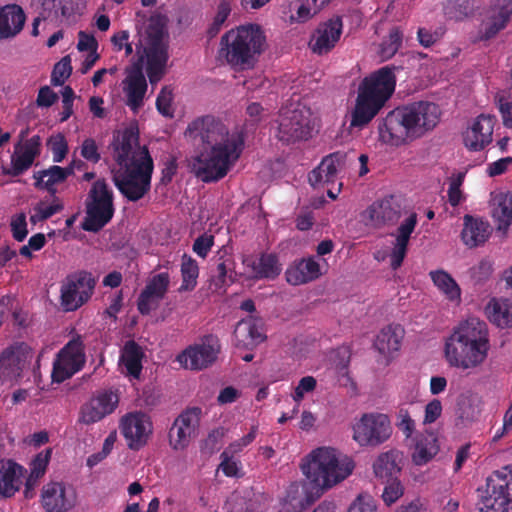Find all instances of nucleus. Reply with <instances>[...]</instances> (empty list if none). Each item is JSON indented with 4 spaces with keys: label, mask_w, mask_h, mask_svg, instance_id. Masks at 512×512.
<instances>
[{
    "label": "nucleus",
    "mask_w": 512,
    "mask_h": 512,
    "mask_svg": "<svg viewBox=\"0 0 512 512\" xmlns=\"http://www.w3.org/2000/svg\"><path fill=\"white\" fill-rule=\"evenodd\" d=\"M185 137L199 147L190 167L195 176L205 183L224 178L240 158L245 144L242 131L230 132L223 122L211 115L198 117L189 123Z\"/></svg>",
    "instance_id": "1"
},
{
    "label": "nucleus",
    "mask_w": 512,
    "mask_h": 512,
    "mask_svg": "<svg viewBox=\"0 0 512 512\" xmlns=\"http://www.w3.org/2000/svg\"><path fill=\"white\" fill-rule=\"evenodd\" d=\"M111 146L118 165L112 170L115 187L127 201L141 200L151 190L154 161L147 146L139 144L138 127L130 125L117 131Z\"/></svg>",
    "instance_id": "2"
},
{
    "label": "nucleus",
    "mask_w": 512,
    "mask_h": 512,
    "mask_svg": "<svg viewBox=\"0 0 512 512\" xmlns=\"http://www.w3.org/2000/svg\"><path fill=\"white\" fill-rule=\"evenodd\" d=\"M442 110L430 101H418L397 107L378 123L380 139L392 145L407 137L418 138L432 131L440 122Z\"/></svg>",
    "instance_id": "3"
},
{
    "label": "nucleus",
    "mask_w": 512,
    "mask_h": 512,
    "mask_svg": "<svg viewBox=\"0 0 512 512\" xmlns=\"http://www.w3.org/2000/svg\"><path fill=\"white\" fill-rule=\"evenodd\" d=\"M490 349L487 325L478 318L460 322L445 340L444 356L450 367L468 370L480 366Z\"/></svg>",
    "instance_id": "4"
},
{
    "label": "nucleus",
    "mask_w": 512,
    "mask_h": 512,
    "mask_svg": "<svg viewBox=\"0 0 512 512\" xmlns=\"http://www.w3.org/2000/svg\"><path fill=\"white\" fill-rule=\"evenodd\" d=\"M394 65H387L364 77L358 86L350 127L363 129L384 108L396 88Z\"/></svg>",
    "instance_id": "5"
},
{
    "label": "nucleus",
    "mask_w": 512,
    "mask_h": 512,
    "mask_svg": "<svg viewBox=\"0 0 512 512\" xmlns=\"http://www.w3.org/2000/svg\"><path fill=\"white\" fill-rule=\"evenodd\" d=\"M265 41L266 37L259 25H241L221 37L219 56L232 67L249 69L263 52Z\"/></svg>",
    "instance_id": "6"
},
{
    "label": "nucleus",
    "mask_w": 512,
    "mask_h": 512,
    "mask_svg": "<svg viewBox=\"0 0 512 512\" xmlns=\"http://www.w3.org/2000/svg\"><path fill=\"white\" fill-rule=\"evenodd\" d=\"M354 467L351 458L340 456L336 449L330 447L313 450L301 466L303 474L321 492L345 480Z\"/></svg>",
    "instance_id": "7"
},
{
    "label": "nucleus",
    "mask_w": 512,
    "mask_h": 512,
    "mask_svg": "<svg viewBox=\"0 0 512 512\" xmlns=\"http://www.w3.org/2000/svg\"><path fill=\"white\" fill-rule=\"evenodd\" d=\"M85 213L82 228L88 232L97 233L112 220L114 192L105 178H98L91 184L85 199Z\"/></svg>",
    "instance_id": "8"
},
{
    "label": "nucleus",
    "mask_w": 512,
    "mask_h": 512,
    "mask_svg": "<svg viewBox=\"0 0 512 512\" xmlns=\"http://www.w3.org/2000/svg\"><path fill=\"white\" fill-rule=\"evenodd\" d=\"M478 491L481 512H507L512 507V465L494 471Z\"/></svg>",
    "instance_id": "9"
},
{
    "label": "nucleus",
    "mask_w": 512,
    "mask_h": 512,
    "mask_svg": "<svg viewBox=\"0 0 512 512\" xmlns=\"http://www.w3.org/2000/svg\"><path fill=\"white\" fill-rule=\"evenodd\" d=\"M310 109L297 106L280 112L277 138L284 144L308 140L312 136Z\"/></svg>",
    "instance_id": "10"
},
{
    "label": "nucleus",
    "mask_w": 512,
    "mask_h": 512,
    "mask_svg": "<svg viewBox=\"0 0 512 512\" xmlns=\"http://www.w3.org/2000/svg\"><path fill=\"white\" fill-rule=\"evenodd\" d=\"M95 279L86 271L68 275L61 284L60 304L64 311H75L85 304L92 296Z\"/></svg>",
    "instance_id": "11"
},
{
    "label": "nucleus",
    "mask_w": 512,
    "mask_h": 512,
    "mask_svg": "<svg viewBox=\"0 0 512 512\" xmlns=\"http://www.w3.org/2000/svg\"><path fill=\"white\" fill-rule=\"evenodd\" d=\"M85 346L80 336L72 338L58 352L53 363L52 380L62 383L79 372L85 365Z\"/></svg>",
    "instance_id": "12"
},
{
    "label": "nucleus",
    "mask_w": 512,
    "mask_h": 512,
    "mask_svg": "<svg viewBox=\"0 0 512 512\" xmlns=\"http://www.w3.org/2000/svg\"><path fill=\"white\" fill-rule=\"evenodd\" d=\"M221 352V342L217 335H204L199 343L188 346L177 360L191 370L200 371L212 366Z\"/></svg>",
    "instance_id": "13"
},
{
    "label": "nucleus",
    "mask_w": 512,
    "mask_h": 512,
    "mask_svg": "<svg viewBox=\"0 0 512 512\" xmlns=\"http://www.w3.org/2000/svg\"><path fill=\"white\" fill-rule=\"evenodd\" d=\"M353 430V438L361 446H377L385 442L392 431L388 416L380 413L364 414Z\"/></svg>",
    "instance_id": "14"
},
{
    "label": "nucleus",
    "mask_w": 512,
    "mask_h": 512,
    "mask_svg": "<svg viewBox=\"0 0 512 512\" xmlns=\"http://www.w3.org/2000/svg\"><path fill=\"white\" fill-rule=\"evenodd\" d=\"M202 410L199 407L185 409L169 430V444L173 450H184L197 435Z\"/></svg>",
    "instance_id": "15"
},
{
    "label": "nucleus",
    "mask_w": 512,
    "mask_h": 512,
    "mask_svg": "<svg viewBox=\"0 0 512 512\" xmlns=\"http://www.w3.org/2000/svg\"><path fill=\"white\" fill-rule=\"evenodd\" d=\"M120 430L128 448L138 451L147 444L152 433V422L143 412L129 413L121 419Z\"/></svg>",
    "instance_id": "16"
},
{
    "label": "nucleus",
    "mask_w": 512,
    "mask_h": 512,
    "mask_svg": "<svg viewBox=\"0 0 512 512\" xmlns=\"http://www.w3.org/2000/svg\"><path fill=\"white\" fill-rule=\"evenodd\" d=\"M366 225L373 228L394 225L401 217V204L393 196L373 202L362 214Z\"/></svg>",
    "instance_id": "17"
},
{
    "label": "nucleus",
    "mask_w": 512,
    "mask_h": 512,
    "mask_svg": "<svg viewBox=\"0 0 512 512\" xmlns=\"http://www.w3.org/2000/svg\"><path fill=\"white\" fill-rule=\"evenodd\" d=\"M170 284V277L167 272L158 273L152 276L137 299V309L140 314L148 315L157 303L164 298Z\"/></svg>",
    "instance_id": "18"
},
{
    "label": "nucleus",
    "mask_w": 512,
    "mask_h": 512,
    "mask_svg": "<svg viewBox=\"0 0 512 512\" xmlns=\"http://www.w3.org/2000/svg\"><path fill=\"white\" fill-rule=\"evenodd\" d=\"M40 503L45 512H68L74 507V498L64 483L51 481L42 487Z\"/></svg>",
    "instance_id": "19"
},
{
    "label": "nucleus",
    "mask_w": 512,
    "mask_h": 512,
    "mask_svg": "<svg viewBox=\"0 0 512 512\" xmlns=\"http://www.w3.org/2000/svg\"><path fill=\"white\" fill-rule=\"evenodd\" d=\"M511 14L512 0H503L502 3L492 7L480 25L477 40L487 41L494 38L507 26Z\"/></svg>",
    "instance_id": "20"
},
{
    "label": "nucleus",
    "mask_w": 512,
    "mask_h": 512,
    "mask_svg": "<svg viewBox=\"0 0 512 512\" xmlns=\"http://www.w3.org/2000/svg\"><path fill=\"white\" fill-rule=\"evenodd\" d=\"M144 57L140 56L128 70L125 79L127 86L125 92L127 96V105L133 111H137L143 104V98L147 91V82L143 74Z\"/></svg>",
    "instance_id": "21"
},
{
    "label": "nucleus",
    "mask_w": 512,
    "mask_h": 512,
    "mask_svg": "<svg viewBox=\"0 0 512 512\" xmlns=\"http://www.w3.org/2000/svg\"><path fill=\"white\" fill-rule=\"evenodd\" d=\"M233 334L235 346L238 348L253 349L266 340L263 321L254 316H248L240 320Z\"/></svg>",
    "instance_id": "22"
},
{
    "label": "nucleus",
    "mask_w": 512,
    "mask_h": 512,
    "mask_svg": "<svg viewBox=\"0 0 512 512\" xmlns=\"http://www.w3.org/2000/svg\"><path fill=\"white\" fill-rule=\"evenodd\" d=\"M243 264L250 269L251 277L256 280H274L282 272V264L276 253L263 252L259 256L244 258Z\"/></svg>",
    "instance_id": "23"
},
{
    "label": "nucleus",
    "mask_w": 512,
    "mask_h": 512,
    "mask_svg": "<svg viewBox=\"0 0 512 512\" xmlns=\"http://www.w3.org/2000/svg\"><path fill=\"white\" fill-rule=\"evenodd\" d=\"M342 27V21L338 17L320 24L310 42L312 51L319 55L331 51L340 39Z\"/></svg>",
    "instance_id": "24"
},
{
    "label": "nucleus",
    "mask_w": 512,
    "mask_h": 512,
    "mask_svg": "<svg viewBox=\"0 0 512 512\" xmlns=\"http://www.w3.org/2000/svg\"><path fill=\"white\" fill-rule=\"evenodd\" d=\"M30 353L29 347L24 343L6 348L0 354V375L6 379L19 377Z\"/></svg>",
    "instance_id": "25"
},
{
    "label": "nucleus",
    "mask_w": 512,
    "mask_h": 512,
    "mask_svg": "<svg viewBox=\"0 0 512 512\" xmlns=\"http://www.w3.org/2000/svg\"><path fill=\"white\" fill-rule=\"evenodd\" d=\"M40 137L35 135L28 139L21 151L15 149L11 156V168L3 167V173L17 177L27 171L34 163L35 158L40 154Z\"/></svg>",
    "instance_id": "26"
},
{
    "label": "nucleus",
    "mask_w": 512,
    "mask_h": 512,
    "mask_svg": "<svg viewBox=\"0 0 512 512\" xmlns=\"http://www.w3.org/2000/svg\"><path fill=\"white\" fill-rule=\"evenodd\" d=\"M345 159L346 154L340 151L324 157L320 164L309 173V183L314 187L320 183L334 184L337 180L338 168L344 165Z\"/></svg>",
    "instance_id": "27"
},
{
    "label": "nucleus",
    "mask_w": 512,
    "mask_h": 512,
    "mask_svg": "<svg viewBox=\"0 0 512 512\" xmlns=\"http://www.w3.org/2000/svg\"><path fill=\"white\" fill-rule=\"evenodd\" d=\"M417 225V214L411 213L397 228L395 242L389 255L390 266L393 270H397L403 263L411 234Z\"/></svg>",
    "instance_id": "28"
},
{
    "label": "nucleus",
    "mask_w": 512,
    "mask_h": 512,
    "mask_svg": "<svg viewBox=\"0 0 512 512\" xmlns=\"http://www.w3.org/2000/svg\"><path fill=\"white\" fill-rule=\"evenodd\" d=\"M118 403V398L112 392H103L90 400L81 409V421L91 424L100 421L111 414Z\"/></svg>",
    "instance_id": "29"
},
{
    "label": "nucleus",
    "mask_w": 512,
    "mask_h": 512,
    "mask_svg": "<svg viewBox=\"0 0 512 512\" xmlns=\"http://www.w3.org/2000/svg\"><path fill=\"white\" fill-rule=\"evenodd\" d=\"M493 121L492 118L480 115L472 126L464 133V144L472 151L484 149L492 141Z\"/></svg>",
    "instance_id": "30"
},
{
    "label": "nucleus",
    "mask_w": 512,
    "mask_h": 512,
    "mask_svg": "<svg viewBox=\"0 0 512 512\" xmlns=\"http://www.w3.org/2000/svg\"><path fill=\"white\" fill-rule=\"evenodd\" d=\"M26 16L17 4H8L0 8V39H9L18 35L25 24Z\"/></svg>",
    "instance_id": "31"
},
{
    "label": "nucleus",
    "mask_w": 512,
    "mask_h": 512,
    "mask_svg": "<svg viewBox=\"0 0 512 512\" xmlns=\"http://www.w3.org/2000/svg\"><path fill=\"white\" fill-rule=\"evenodd\" d=\"M322 275L321 267L314 257L303 258L286 271V280L291 285L312 282Z\"/></svg>",
    "instance_id": "32"
},
{
    "label": "nucleus",
    "mask_w": 512,
    "mask_h": 512,
    "mask_svg": "<svg viewBox=\"0 0 512 512\" xmlns=\"http://www.w3.org/2000/svg\"><path fill=\"white\" fill-rule=\"evenodd\" d=\"M490 235V225L488 222L471 215L464 216V227L461 232V238L464 244L474 248L484 244Z\"/></svg>",
    "instance_id": "33"
},
{
    "label": "nucleus",
    "mask_w": 512,
    "mask_h": 512,
    "mask_svg": "<svg viewBox=\"0 0 512 512\" xmlns=\"http://www.w3.org/2000/svg\"><path fill=\"white\" fill-rule=\"evenodd\" d=\"M403 335L404 330L400 325H388L379 332L374 346L387 359L393 358L401 347Z\"/></svg>",
    "instance_id": "34"
},
{
    "label": "nucleus",
    "mask_w": 512,
    "mask_h": 512,
    "mask_svg": "<svg viewBox=\"0 0 512 512\" xmlns=\"http://www.w3.org/2000/svg\"><path fill=\"white\" fill-rule=\"evenodd\" d=\"M487 318L500 328L512 327V301L507 298H492L485 307Z\"/></svg>",
    "instance_id": "35"
},
{
    "label": "nucleus",
    "mask_w": 512,
    "mask_h": 512,
    "mask_svg": "<svg viewBox=\"0 0 512 512\" xmlns=\"http://www.w3.org/2000/svg\"><path fill=\"white\" fill-rule=\"evenodd\" d=\"M147 56V75L151 84L158 83L165 73V67L168 61V46L147 47L145 50Z\"/></svg>",
    "instance_id": "36"
},
{
    "label": "nucleus",
    "mask_w": 512,
    "mask_h": 512,
    "mask_svg": "<svg viewBox=\"0 0 512 512\" xmlns=\"http://www.w3.org/2000/svg\"><path fill=\"white\" fill-rule=\"evenodd\" d=\"M24 471L26 470L21 465L8 461L0 470V495L13 496L19 490Z\"/></svg>",
    "instance_id": "37"
},
{
    "label": "nucleus",
    "mask_w": 512,
    "mask_h": 512,
    "mask_svg": "<svg viewBox=\"0 0 512 512\" xmlns=\"http://www.w3.org/2000/svg\"><path fill=\"white\" fill-rule=\"evenodd\" d=\"M492 217L499 230H506L512 224V192H500L494 196Z\"/></svg>",
    "instance_id": "38"
},
{
    "label": "nucleus",
    "mask_w": 512,
    "mask_h": 512,
    "mask_svg": "<svg viewBox=\"0 0 512 512\" xmlns=\"http://www.w3.org/2000/svg\"><path fill=\"white\" fill-rule=\"evenodd\" d=\"M33 178L35 179L34 186L36 189L46 190L53 197L57 193L55 186L65 182L62 167L58 165H52L47 169L34 172Z\"/></svg>",
    "instance_id": "39"
},
{
    "label": "nucleus",
    "mask_w": 512,
    "mask_h": 512,
    "mask_svg": "<svg viewBox=\"0 0 512 512\" xmlns=\"http://www.w3.org/2000/svg\"><path fill=\"white\" fill-rule=\"evenodd\" d=\"M143 356L141 347L135 341H128L124 345L121 361L126 368L127 375L134 379H139L143 368Z\"/></svg>",
    "instance_id": "40"
},
{
    "label": "nucleus",
    "mask_w": 512,
    "mask_h": 512,
    "mask_svg": "<svg viewBox=\"0 0 512 512\" xmlns=\"http://www.w3.org/2000/svg\"><path fill=\"white\" fill-rule=\"evenodd\" d=\"M399 456V453L393 450L380 454L373 464L375 475L387 482L396 478L401 469L398 463Z\"/></svg>",
    "instance_id": "41"
},
{
    "label": "nucleus",
    "mask_w": 512,
    "mask_h": 512,
    "mask_svg": "<svg viewBox=\"0 0 512 512\" xmlns=\"http://www.w3.org/2000/svg\"><path fill=\"white\" fill-rule=\"evenodd\" d=\"M439 451L438 439L433 433L421 435L415 446L413 461L416 465H424Z\"/></svg>",
    "instance_id": "42"
},
{
    "label": "nucleus",
    "mask_w": 512,
    "mask_h": 512,
    "mask_svg": "<svg viewBox=\"0 0 512 512\" xmlns=\"http://www.w3.org/2000/svg\"><path fill=\"white\" fill-rule=\"evenodd\" d=\"M434 285L451 301L460 298V288L456 281L444 270L430 272Z\"/></svg>",
    "instance_id": "43"
},
{
    "label": "nucleus",
    "mask_w": 512,
    "mask_h": 512,
    "mask_svg": "<svg viewBox=\"0 0 512 512\" xmlns=\"http://www.w3.org/2000/svg\"><path fill=\"white\" fill-rule=\"evenodd\" d=\"M182 283L179 292L192 291L197 285L199 276V267L196 260L192 257L184 255L181 264Z\"/></svg>",
    "instance_id": "44"
},
{
    "label": "nucleus",
    "mask_w": 512,
    "mask_h": 512,
    "mask_svg": "<svg viewBox=\"0 0 512 512\" xmlns=\"http://www.w3.org/2000/svg\"><path fill=\"white\" fill-rule=\"evenodd\" d=\"M403 42V33L398 27L390 29L387 37H385L379 46L378 54L382 60L392 58L400 49Z\"/></svg>",
    "instance_id": "45"
},
{
    "label": "nucleus",
    "mask_w": 512,
    "mask_h": 512,
    "mask_svg": "<svg viewBox=\"0 0 512 512\" xmlns=\"http://www.w3.org/2000/svg\"><path fill=\"white\" fill-rule=\"evenodd\" d=\"M148 47L168 46L164 37L166 34L165 25L160 18L152 17L146 29Z\"/></svg>",
    "instance_id": "46"
},
{
    "label": "nucleus",
    "mask_w": 512,
    "mask_h": 512,
    "mask_svg": "<svg viewBox=\"0 0 512 512\" xmlns=\"http://www.w3.org/2000/svg\"><path fill=\"white\" fill-rule=\"evenodd\" d=\"M469 0H447L444 5L445 16L454 21H461L471 13Z\"/></svg>",
    "instance_id": "47"
},
{
    "label": "nucleus",
    "mask_w": 512,
    "mask_h": 512,
    "mask_svg": "<svg viewBox=\"0 0 512 512\" xmlns=\"http://www.w3.org/2000/svg\"><path fill=\"white\" fill-rule=\"evenodd\" d=\"M72 73L71 58L69 55L64 56L57 62L51 74V84L53 86H61Z\"/></svg>",
    "instance_id": "48"
},
{
    "label": "nucleus",
    "mask_w": 512,
    "mask_h": 512,
    "mask_svg": "<svg viewBox=\"0 0 512 512\" xmlns=\"http://www.w3.org/2000/svg\"><path fill=\"white\" fill-rule=\"evenodd\" d=\"M48 144L53 155V161L55 163L62 162L68 153V144L65 136L58 133L49 139Z\"/></svg>",
    "instance_id": "49"
},
{
    "label": "nucleus",
    "mask_w": 512,
    "mask_h": 512,
    "mask_svg": "<svg viewBox=\"0 0 512 512\" xmlns=\"http://www.w3.org/2000/svg\"><path fill=\"white\" fill-rule=\"evenodd\" d=\"M51 454L52 449L47 448L39 452L33 458V460L30 463V473H33L34 477H42L45 474L48 464L50 462Z\"/></svg>",
    "instance_id": "50"
},
{
    "label": "nucleus",
    "mask_w": 512,
    "mask_h": 512,
    "mask_svg": "<svg viewBox=\"0 0 512 512\" xmlns=\"http://www.w3.org/2000/svg\"><path fill=\"white\" fill-rule=\"evenodd\" d=\"M80 155L88 162L96 164L101 159L99 147L93 138H86L80 146Z\"/></svg>",
    "instance_id": "51"
},
{
    "label": "nucleus",
    "mask_w": 512,
    "mask_h": 512,
    "mask_svg": "<svg viewBox=\"0 0 512 512\" xmlns=\"http://www.w3.org/2000/svg\"><path fill=\"white\" fill-rule=\"evenodd\" d=\"M10 226L13 238L18 242L24 241L28 235L26 215L20 213L12 217Z\"/></svg>",
    "instance_id": "52"
},
{
    "label": "nucleus",
    "mask_w": 512,
    "mask_h": 512,
    "mask_svg": "<svg viewBox=\"0 0 512 512\" xmlns=\"http://www.w3.org/2000/svg\"><path fill=\"white\" fill-rule=\"evenodd\" d=\"M396 426L406 438L412 436L415 431V421L411 418L408 410L404 407H400L397 413Z\"/></svg>",
    "instance_id": "53"
},
{
    "label": "nucleus",
    "mask_w": 512,
    "mask_h": 512,
    "mask_svg": "<svg viewBox=\"0 0 512 512\" xmlns=\"http://www.w3.org/2000/svg\"><path fill=\"white\" fill-rule=\"evenodd\" d=\"M233 456L234 453L226 449L220 455L221 463L219 465V468L227 477L238 476L239 461L235 460Z\"/></svg>",
    "instance_id": "54"
},
{
    "label": "nucleus",
    "mask_w": 512,
    "mask_h": 512,
    "mask_svg": "<svg viewBox=\"0 0 512 512\" xmlns=\"http://www.w3.org/2000/svg\"><path fill=\"white\" fill-rule=\"evenodd\" d=\"M403 495V487L397 478L390 479L385 486L382 498L387 505L396 502Z\"/></svg>",
    "instance_id": "55"
},
{
    "label": "nucleus",
    "mask_w": 512,
    "mask_h": 512,
    "mask_svg": "<svg viewBox=\"0 0 512 512\" xmlns=\"http://www.w3.org/2000/svg\"><path fill=\"white\" fill-rule=\"evenodd\" d=\"M173 100L172 90L167 86L163 87L156 99V107L163 116H172L171 103Z\"/></svg>",
    "instance_id": "56"
},
{
    "label": "nucleus",
    "mask_w": 512,
    "mask_h": 512,
    "mask_svg": "<svg viewBox=\"0 0 512 512\" xmlns=\"http://www.w3.org/2000/svg\"><path fill=\"white\" fill-rule=\"evenodd\" d=\"M317 381L313 376L302 377L296 386L293 394V400L299 404L304 398L305 393L314 391Z\"/></svg>",
    "instance_id": "57"
},
{
    "label": "nucleus",
    "mask_w": 512,
    "mask_h": 512,
    "mask_svg": "<svg viewBox=\"0 0 512 512\" xmlns=\"http://www.w3.org/2000/svg\"><path fill=\"white\" fill-rule=\"evenodd\" d=\"M348 512H379L375 500L370 496L359 495L350 505Z\"/></svg>",
    "instance_id": "58"
},
{
    "label": "nucleus",
    "mask_w": 512,
    "mask_h": 512,
    "mask_svg": "<svg viewBox=\"0 0 512 512\" xmlns=\"http://www.w3.org/2000/svg\"><path fill=\"white\" fill-rule=\"evenodd\" d=\"M214 244V236L204 233L198 236L193 243V251L201 258H205Z\"/></svg>",
    "instance_id": "59"
},
{
    "label": "nucleus",
    "mask_w": 512,
    "mask_h": 512,
    "mask_svg": "<svg viewBox=\"0 0 512 512\" xmlns=\"http://www.w3.org/2000/svg\"><path fill=\"white\" fill-rule=\"evenodd\" d=\"M257 431H258V426L253 425L251 427L250 431L248 432V434H246L242 438L232 442L226 448V450H228L234 454L241 452L245 447L250 445L255 440V438L257 436Z\"/></svg>",
    "instance_id": "60"
},
{
    "label": "nucleus",
    "mask_w": 512,
    "mask_h": 512,
    "mask_svg": "<svg viewBox=\"0 0 512 512\" xmlns=\"http://www.w3.org/2000/svg\"><path fill=\"white\" fill-rule=\"evenodd\" d=\"M58 100V95L49 86L45 85L38 91L36 105L41 108H49Z\"/></svg>",
    "instance_id": "61"
},
{
    "label": "nucleus",
    "mask_w": 512,
    "mask_h": 512,
    "mask_svg": "<svg viewBox=\"0 0 512 512\" xmlns=\"http://www.w3.org/2000/svg\"><path fill=\"white\" fill-rule=\"evenodd\" d=\"M497 107L500 112L502 123L505 128H512V102L504 97L497 98Z\"/></svg>",
    "instance_id": "62"
},
{
    "label": "nucleus",
    "mask_w": 512,
    "mask_h": 512,
    "mask_svg": "<svg viewBox=\"0 0 512 512\" xmlns=\"http://www.w3.org/2000/svg\"><path fill=\"white\" fill-rule=\"evenodd\" d=\"M97 48L98 42L93 35L88 34L84 31H80L78 33L77 49L79 51H89L90 53H92L97 52Z\"/></svg>",
    "instance_id": "63"
},
{
    "label": "nucleus",
    "mask_w": 512,
    "mask_h": 512,
    "mask_svg": "<svg viewBox=\"0 0 512 512\" xmlns=\"http://www.w3.org/2000/svg\"><path fill=\"white\" fill-rule=\"evenodd\" d=\"M442 413V404L440 400L433 399L425 406L424 423H434Z\"/></svg>",
    "instance_id": "64"
}]
</instances>
